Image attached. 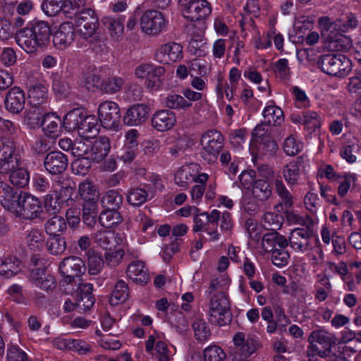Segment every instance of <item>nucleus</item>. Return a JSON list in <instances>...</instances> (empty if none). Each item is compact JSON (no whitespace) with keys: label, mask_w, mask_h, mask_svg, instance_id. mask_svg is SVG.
Returning <instances> with one entry per match:
<instances>
[{"label":"nucleus","mask_w":361,"mask_h":361,"mask_svg":"<svg viewBox=\"0 0 361 361\" xmlns=\"http://www.w3.org/2000/svg\"><path fill=\"white\" fill-rule=\"evenodd\" d=\"M140 25L145 34L158 36L166 30L168 20L162 13L156 10H149L141 16Z\"/></svg>","instance_id":"obj_6"},{"label":"nucleus","mask_w":361,"mask_h":361,"mask_svg":"<svg viewBox=\"0 0 361 361\" xmlns=\"http://www.w3.org/2000/svg\"><path fill=\"white\" fill-rule=\"evenodd\" d=\"M264 123L269 126H279L284 121L283 111L275 104L274 101L267 103L262 111Z\"/></svg>","instance_id":"obj_31"},{"label":"nucleus","mask_w":361,"mask_h":361,"mask_svg":"<svg viewBox=\"0 0 361 361\" xmlns=\"http://www.w3.org/2000/svg\"><path fill=\"white\" fill-rule=\"evenodd\" d=\"M226 356L224 351L216 345H210L203 350L204 361H224Z\"/></svg>","instance_id":"obj_60"},{"label":"nucleus","mask_w":361,"mask_h":361,"mask_svg":"<svg viewBox=\"0 0 361 361\" xmlns=\"http://www.w3.org/2000/svg\"><path fill=\"white\" fill-rule=\"evenodd\" d=\"M51 27L44 20H34L14 34L17 45L27 54L37 53L46 47L50 40Z\"/></svg>","instance_id":"obj_2"},{"label":"nucleus","mask_w":361,"mask_h":361,"mask_svg":"<svg viewBox=\"0 0 361 361\" xmlns=\"http://www.w3.org/2000/svg\"><path fill=\"white\" fill-rule=\"evenodd\" d=\"M85 115L79 109L69 111L64 117L63 126L68 132L77 131Z\"/></svg>","instance_id":"obj_41"},{"label":"nucleus","mask_w":361,"mask_h":361,"mask_svg":"<svg viewBox=\"0 0 361 361\" xmlns=\"http://www.w3.org/2000/svg\"><path fill=\"white\" fill-rule=\"evenodd\" d=\"M66 228L64 219L61 216H54L49 219L45 224V230L48 235L54 236L60 235L59 233Z\"/></svg>","instance_id":"obj_53"},{"label":"nucleus","mask_w":361,"mask_h":361,"mask_svg":"<svg viewBox=\"0 0 361 361\" xmlns=\"http://www.w3.org/2000/svg\"><path fill=\"white\" fill-rule=\"evenodd\" d=\"M208 179L207 173H200V166L197 164L184 165L174 175L175 183L181 188H187L192 182L207 183Z\"/></svg>","instance_id":"obj_12"},{"label":"nucleus","mask_w":361,"mask_h":361,"mask_svg":"<svg viewBox=\"0 0 361 361\" xmlns=\"http://www.w3.org/2000/svg\"><path fill=\"white\" fill-rule=\"evenodd\" d=\"M25 104V95L21 88L13 87L9 90L4 101L7 111L13 114H19L24 109Z\"/></svg>","instance_id":"obj_22"},{"label":"nucleus","mask_w":361,"mask_h":361,"mask_svg":"<svg viewBox=\"0 0 361 361\" xmlns=\"http://www.w3.org/2000/svg\"><path fill=\"white\" fill-rule=\"evenodd\" d=\"M271 195L269 184L263 180H257L252 188V196L258 201L267 200Z\"/></svg>","instance_id":"obj_49"},{"label":"nucleus","mask_w":361,"mask_h":361,"mask_svg":"<svg viewBox=\"0 0 361 361\" xmlns=\"http://www.w3.org/2000/svg\"><path fill=\"white\" fill-rule=\"evenodd\" d=\"M124 85L123 78L112 75L102 80L101 91L107 94H114L119 92Z\"/></svg>","instance_id":"obj_46"},{"label":"nucleus","mask_w":361,"mask_h":361,"mask_svg":"<svg viewBox=\"0 0 361 361\" xmlns=\"http://www.w3.org/2000/svg\"><path fill=\"white\" fill-rule=\"evenodd\" d=\"M75 37L74 25L71 22L61 24L53 36L54 46L59 50H65L71 45Z\"/></svg>","instance_id":"obj_20"},{"label":"nucleus","mask_w":361,"mask_h":361,"mask_svg":"<svg viewBox=\"0 0 361 361\" xmlns=\"http://www.w3.org/2000/svg\"><path fill=\"white\" fill-rule=\"evenodd\" d=\"M88 272L91 275L98 274L102 269L104 259L102 255L94 250H89L87 252Z\"/></svg>","instance_id":"obj_50"},{"label":"nucleus","mask_w":361,"mask_h":361,"mask_svg":"<svg viewBox=\"0 0 361 361\" xmlns=\"http://www.w3.org/2000/svg\"><path fill=\"white\" fill-rule=\"evenodd\" d=\"M99 129L98 118L94 115H85L78 128V133L85 140H89L97 135Z\"/></svg>","instance_id":"obj_32"},{"label":"nucleus","mask_w":361,"mask_h":361,"mask_svg":"<svg viewBox=\"0 0 361 361\" xmlns=\"http://www.w3.org/2000/svg\"><path fill=\"white\" fill-rule=\"evenodd\" d=\"M110 149L109 139L106 136L100 137L93 142H90L88 157L93 161L99 162L107 156Z\"/></svg>","instance_id":"obj_27"},{"label":"nucleus","mask_w":361,"mask_h":361,"mask_svg":"<svg viewBox=\"0 0 361 361\" xmlns=\"http://www.w3.org/2000/svg\"><path fill=\"white\" fill-rule=\"evenodd\" d=\"M44 165L51 174H59L63 172L68 166L66 156L61 152H51L44 158Z\"/></svg>","instance_id":"obj_23"},{"label":"nucleus","mask_w":361,"mask_h":361,"mask_svg":"<svg viewBox=\"0 0 361 361\" xmlns=\"http://www.w3.org/2000/svg\"><path fill=\"white\" fill-rule=\"evenodd\" d=\"M183 57V47L174 42L161 44L154 54V59L164 65L179 61Z\"/></svg>","instance_id":"obj_16"},{"label":"nucleus","mask_w":361,"mask_h":361,"mask_svg":"<svg viewBox=\"0 0 361 361\" xmlns=\"http://www.w3.org/2000/svg\"><path fill=\"white\" fill-rule=\"evenodd\" d=\"M126 274L129 279L138 284H145L149 280V275L142 261H134L127 267Z\"/></svg>","instance_id":"obj_30"},{"label":"nucleus","mask_w":361,"mask_h":361,"mask_svg":"<svg viewBox=\"0 0 361 361\" xmlns=\"http://www.w3.org/2000/svg\"><path fill=\"white\" fill-rule=\"evenodd\" d=\"M209 319L212 324L223 326L228 324L231 320L229 302L227 296L220 295V298H211L209 305Z\"/></svg>","instance_id":"obj_9"},{"label":"nucleus","mask_w":361,"mask_h":361,"mask_svg":"<svg viewBox=\"0 0 361 361\" xmlns=\"http://www.w3.org/2000/svg\"><path fill=\"white\" fill-rule=\"evenodd\" d=\"M75 25L80 35L87 39L95 34L99 27V20L94 10L86 8L76 17Z\"/></svg>","instance_id":"obj_15"},{"label":"nucleus","mask_w":361,"mask_h":361,"mask_svg":"<svg viewBox=\"0 0 361 361\" xmlns=\"http://www.w3.org/2000/svg\"><path fill=\"white\" fill-rule=\"evenodd\" d=\"M152 73H149L145 80V87L150 90H157L161 86L162 82L160 78L164 75V67L154 65Z\"/></svg>","instance_id":"obj_44"},{"label":"nucleus","mask_w":361,"mask_h":361,"mask_svg":"<svg viewBox=\"0 0 361 361\" xmlns=\"http://www.w3.org/2000/svg\"><path fill=\"white\" fill-rule=\"evenodd\" d=\"M319 24L322 28V35L329 43L336 39L338 35L345 33L341 32V20L331 21L329 17L322 16L319 18Z\"/></svg>","instance_id":"obj_29"},{"label":"nucleus","mask_w":361,"mask_h":361,"mask_svg":"<svg viewBox=\"0 0 361 361\" xmlns=\"http://www.w3.org/2000/svg\"><path fill=\"white\" fill-rule=\"evenodd\" d=\"M303 203L305 208L312 214H316L322 207V202L313 188L310 189L305 194Z\"/></svg>","instance_id":"obj_56"},{"label":"nucleus","mask_w":361,"mask_h":361,"mask_svg":"<svg viewBox=\"0 0 361 361\" xmlns=\"http://www.w3.org/2000/svg\"><path fill=\"white\" fill-rule=\"evenodd\" d=\"M285 217L289 224L305 226V229H313L316 224L315 221L310 216L307 214L301 215L293 210L288 209L286 211Z\"/></svg>","instance_id":"obj_38"},{"label":"nucleus","mask_w":361,"mask_h":361,"mask_svg":"<svg viewBox=\"0 0 361 361\" xmlns=\"http://www.w3.org/2000/svg\"><path fill=\"white\" fill-rule=\"evenodd\" d=\"M302 119L304 120V126L308 130L314 131L321 126L320 115L313 111H307L302 114Z\"/></svg>","instance_id":"obj_62"},{"label":"nucleus","mask_w":361,"mask_h":361,"mask_svg":"<svg viewBox=\"0 0 361 361\" xmlns=\"http://www.w3.org/2000/svg\"><path fill=\"white\" fill-rule=\"evenodd\" d=\"M310 345L307 348V355L314 357L319 355L326 357L331 353V348L334 343V336L324 330L314 331L308 338Z\"/></svg>","instance_id":"obj_5"},{"label":"nucleus","mask_w":361,"mask_h":361,"mask_svg":"<svg viewBox=\"0 0 361 361\" xmlns=\"http://www.w3.org/2000/svg\"><path fill=\"white\" fill-rule=\"evenodd\" d=\"M235 347L233 361H249L247 357L257 349V342L251 338H245L243 333H237L233 336Z\"/></svg>","instance_id":"obj_18"},{"label":"nucleus","mask_w":361,"mask_h":361,"mask_svg":"<svg viewBox=\"0 0 361 361\" xmlns=\"http://www.w3.org/2000/svg\"><path fill=\"white\" fill-rule=\"evenodd\" d=\"M78 190L81 198L84 200V203L97 202L99 192L90 180H86L80 183Z\"/></svg>","instance_id":"obj_43"},{"label":"nucleus","mask_w":361,"mask_h":361,"mask_svg":"<svg viewBox=\"0 0 361 361\" xmlns=\"http://www.w3.org/2000/svg\"><path fill=\"white\" fill-rule=\"evenodd\" d=\"M200 145L202 157L208 162H213L223 148L224 137L217 130H209L202 135Z\"/></svg>","instance_id":"obj_7"},{"label":"nucleus","mask_w":361,"mask_h":361,"mask_svg":"<svg viewBox=\"0 0 361 361\" xmlns=\"http://www.w3.org/2000/svg\"><path fill=\"white\" fill-rule=\"evenodd\" d=\"M48 98V90L42 84H35L30 87L28 99L33 106H37L46 102Z\"/></svg>","instance_id":"obj_39"},{"label":"nucleus","mask_w":361,"mask_h":361,"mask_svg":"<svg viewBox=\"0 0 361 361\" xmlns=\"http://www.w3.org/2000/svg\"><path fill=\"white\" fill-rule=\"evenodd\" d=\"M102 204L107 209H117L123 202L122 195L115 190H111L103 195L101 200Z\"/></svg>","instance_id":"obj_54"},{"label":"nucleus","mask_w":361,"mask_h":361,"mask_svg":"<svg viewBox=\"0 0 361 361\" xmlns=\"http://www.w3.org/2000/svg\"><path fill=\"white\" fill-rule=\"evenodd\" d=\"M176 117L173 112L169 110H160L152 116V124L159 131H166L171 129L176 124Z\"/></svg>","instance_id":"obj_28"},{"label":"nucleus","mask_w":361,"mask_h":361,"mask_svg":"<svg viewBox=\"0 0 361 361\" xmlns=\"http://www.w3.org/2000/svg\"><path fill=\"white\" fill-rule=\"evenodd\" d=\"M145 350L154 356L157 361H171L174 353L161 340V336L157 332L150 335L146 341Z\"/></svg>","instance_id":"obj_17"},{"label":"nucleus","mask_w":361,"mask_h":361,"mask_svg":"<svg viewBox=\"0 0 361 361\" xmlns=\"http://www.w3.org/2000/svg\"><path fill=\"white\" fill-rule=\"evenodd\" d=\"M61 120L54 113H49L44 116L41 126L44 133L49 137H57L61 128Z\"/></svg>","instance_id":"obj_33"},{"label":"nucleus","mask_w":361,"mask_h":361,"mask_svg":"<svg viewBox=\"0 0 361 361\" xmlns=\"http://www.w3.org/2000/svg\"><path fill=\"white\" fill-rule=\"evenodd\" d=\"M123 221L121 214L117 209H108L103 211L99 217V222L103 227L112 228Z\"/></svg>","instance_id":"obj_45"},{"label":"nucleus","mask_w":361,"mask_h":361,"mask_svg":"<svg viewBox=\"0 0 361 361\" xmlns=\"http://www.w3.org/2000/svg\"><path fill=\"white\" fill-rule=\"evenodd\" d=\"M320 66L324 73L340 78L347 75L352 70L351 61L341 54L322 56Z\"/></svg>","instance_id":"obj_4"},{"label":"nucleus","mask_w":361,"mask_h":361,"mask_svg":"<svg viewBox=\"0 0 361 361\" xmlns=\"http://www.w3.org/2000/svg\"><path fill=\"white\" fill-rule=\"evenodd\" d=\"M262 247L265 252L271 253L272 263L279 267L288 264L289 253L286 250L287 239L277 233H269L263 236Z\"/></svg>","instance_id":"obj_3"},{"label":"nucleus","mask_w":361,"mask_h":361,"mask_svg":"<svg viewBox=\"0 0 361 361\" xmlns=\"http://www.w3.org/2000/svg\"><path fill=\"white\" fill-rule=\"evenodd\" d=\"M124 254L123 249L109 250L104 253V262L108 267H116L121 263Z\"/></svg>","instance_id":"obj_64"},{"label":"nucleus","mask_w":361,"mask_h":361,"mask_svg":"<svg viewBox=\"0 0 361 361\" xmlns=\"http://www.w3.org/2000/svg\"><path fill=\"white\" fill-rule=\"evenodd\" d=\"M0 174H9L11 183L19 188L25 187L30 180L29 173L16 153L14 141L8 137L0 139Z\"/></svg>","instance_id":"obj_1"},{"label":"nucleus","mask_w":361,"mask_h":361,"mask_svg":"<svg viewBox=\"0 0 361 361\" xmlns=\"http://www.w3.org/2000/svg\"><path fill=\"white\" fill-rule=\"evenodd\" d=\"M93 286L91 283H78V290L80 291L78 306L83 310L90 309L94 304V298L92 294Z\"/></svg>","instance_id":"obj_36"},{"label":"nucleus","mask_w":361,"mask_h":361,"mask_svg":"<svg viewBox=\"0 0 361 361\" xmlns=\"http://www.w3.org/2000/svg\"><path fill=\"white\" fill-rule=\"evenodd\" d=\"M312 233L313 229L294 228L288 237L290 246L297 252H306L309 249Z\"/></svg>","instance_id":"obj_21"},{"label":"nucleus","mask_w":361,"mask_h":361,"mask_svg":"<svg viewBox=\"0 0 361 361\" xmlns=\"http://www.w3.org/2000/svg\"><path fill=\"white\" fill-rule=\"evenodd\" d=\"M98 117L105 128L117 130L121 126L120 108L114 102H102L98 107Z\"/></svg>","instance_id":"obj_10"},{"label":"nucleus","mask_w":361,"mask_h":361,"mask_svg":"<svg viewBox=\"0 0 361 361\" xmlns=\"http://www.w3.org/2000/svg\"><path fill=\"white\" fill-rule=\"evenodd\" d=\"M148 114L149 108L146 104H135L126 111L123 122L129 126H139L146 121Z\"/></svg>","instance_id":"obj_24"},{"label":"nucleus","mask_w":361,"mask_h":361,"mask_svg":"<svg viewBox=\"0 0 361 361\" xmlns=\"http://www.w3.org/2000/svg\"><path fill=\"white\" fill-rule=\"evenodd\" d=\"M336 181L338 183L337 188L338 195L341 197H345L348 193L350 187L356 184L357 176L350 172H342L340 173L339 176H337Z\"/></svg>","instance_id":"obj_35"},{"label":"nucleus","mask_w":361,"mask_h":361,"mask_svg":"<svg viewBox=\"0 0 361 361\" xmlns=\"http://www.w3.org/2000/svg\"><path fill=\"white\" fill-rule=\"evenodd\" d=\"M125 18L122 16H105L102 19L104 26L109 30L110 35L113 37H120L124 30L123 23Z\"/></svg>","instance_id":"obj_37"},{"label":"nucleus","mask_w":361,"mask_h":361,"mask_svg":"<svg viewBox=\"0 0 361 361\" xmlns=\"http://www.w3.org/2000/svg\"><path fill=\"white\" fill-rule=\"evenodd\" d=\"M164 105L171 109L187 110L192 104L188 102L183 96L178 94H170L164 98Z\"/></svg>","instance_id":"obj_48"},{"label":"nucleus","mask_w":361,"mask_h":361,"mask_svg":"<svg viewBox=\"0 0 361 361\" xmlns=\"http://www.w3.org/2000/svg\"><path fill=\"white\" fill-rule=\"evenodd\" d=\"M30 280L36 287L43 290H51L55 288V280L44 268H37L32 270Z\"/></svg>","instance_id":"obj_26"},{"label":"nucleus","mask_w":361,"mask_h":361,"mask_svg":"<svg viewBox=\"0 0 361 361\" xmlns=\"http://www.w3.org/2000/svg\"><path fill=\"white\" fill-rule=\"evenodd\" d=\"M54 190L47 194L44 199V204L47 208H50L54 212L59 210L60 205L69 200H72L74 188L70 182L63 183L61 186L59 183L53 185Z\"/></svg>","instance_id":"obj_13"},{"label":"nucleus","mask_w":361,"mask_h":361,"mask_svg":"<svg viewBox=\"0 0 361 361\" xmlns=\"http://www.w3.org/2000/svg\"><path fill=\"white\" fill-rule=\"evenodd\" d=\"M22 270V262L15 255L6 254L0 257V276L10 279L18 275Z\"/></svg>","instance_id":"obj_25"},{"label":"nucleus","mask_w":361,"mask_h":361,"mask_svg":"<svg viewBox=\"0 0 361 361\" xmlns=\"http://www.w3.org/2000/svg\"><path fill=\"white\" fill-rule=\"evenodd\" d=\"M283 178L289 186L299 184L301 176V164L298 161H292L286 164L281 171Z\"/></svg>","instance_id":"obj_34"},{"label":"nucleus","mask_w":361,"mask_h":361,"mask_svg":"<svg viewBox=\"0 0 361 361\" xmlns=\"http://www.w3.org/2000/svg\"><path fill=\"white\" fill-rule=\"evenodd\" d=\"M353 46L352 39L344 35H338L336 39H334L329 43V48L339 51H347Z\"/></svg>","instance_id":"obj_63"},{"label":"nucleus","mask_w":361,"mask_h":361,"mask_svg":"<svg viewBox=\"0 0 361 361\" xmlns=\"http://www.w3.org/2000/svg\"><path fill=\"white\" fill-rule=\"evenodd\" d=\"M47 248L48 252L51 255H61L66 249V240L61 235L52 236L47 243Z\"/></svg>","instance_id":"obj_59"},{"label":"nucleus","mask_w":361,"mask_h":361,"mask_svg":"<svg viewBox=\"0 0 361 361\" xmlns=\"http://www.w3.org/2000/svg\"><path fill=\"white\" fill-rule=\"evenodd\" d=\"M98 213L97 202H87L83 205L82 219L84 223L92 227L95 225Z\"/></svg>","instance_id":"obj_58"},{"label":"nucleus","mask_w":361,"mask_h":361,"mask_svg":"<svg viewBox=\"0 0 361 361\" xmlns=\"http://www.w3.org/2000/svg\"><path fill=\"white\" fill-rule=\"evenodd\" d=\"M275 189L277 195L281 200V202L277 207H284L287 209L292 207L294 203L293 197L282 180H276L275 181Z\"/></svg>","instance_id":"obj_51"},{"label":"nucleus","mask_w":361,"mask_h":361,"mask_svg":"<svg viewBox=\"0 0 361 361\" xmlns=\"http://www.w3.org/2000/svg\"><path fill=\"white\" fill-rule=\"evenodd\" d=\"M225 282L222 279H212L208 289L205 291L206 296L209 299L211 298H219L221 295L222 296H227L225 293Z\"/></svg>","instance_id":"obj_57"},{"label":"nucleus","mask_w":361,"mask_h":361,"mask_svg":"<svg viewBox=\"0 0 361 361\" xmlns=\"http://www.w3.org/2000/svg\"><path fill=\"white\" fill-rule=\"evenodd\" d=\"M44 235L38 229L30 230L26 237L27 246L33 251L41 250L44 245Z\"/></svg>","instance_id":"obj_52"},{"label":"nucleus","mask_w":361,"mask_h":361,"mask_svg":"<svg viewBox=\"0 0 361 361\" xmlns=\"http://www.w3.org/2000/svg\"><path fill=\"white\" fill-rule=\"evenodd\" d=\"M83 84L88 90L101 91L102 80L99 72L95 69L86 72L83 75Z\"/></svg>","instance_id":"obj_55"},{"label":"nucleus","mask_w":361,"mask_h":361,"mask_svg":"<svg viewBox=\"0 0 361 361\" xmlns=\"http://www.w3.org/2000/svg\"><path fill=\"white\" fill-rule=\"evenodd\" d=\"M59 269L64 282L71 283L77 279L80 281L86 268L85 262L80 257H68L60 262Z\"/></svg>","instance_id":"obj_11"},{"label":"nucleus","mask_w":361,"mask_h":361,"mask_svg":"<svg viewBox=\"0 0 361 361\" xmlns=\"http://www.w3.org/2000/svg\"><path fill=\"white\" fill-rule=\"evenodd\" d=\"M16 200L12 188L6 183L0 182V202L2 206L11 212L16 204Z\"/></svg>","instance_id":"obj_47"},{"label":"nucleus","mask_w":361,"mask_h":361,"mask_svg":"<svg viewBox=\"0 0 361 361\" xmlns=\"http://www.w3.org/2000/svg\"><path fill=\"white\" fill-rule=\"evenodd\" d=\"M253 138L250 150L257 157H271L275 155L278 146L268 133H260V127L256 128L252 133Z\"/></svg>","instance_id":"obj_8"},{"label":"nucleus","mask_w":361,"mask_h":361,"mask_svg":"<svg viewBox=\"0 0 361 361\" xmlns=\"http://www.w3.org/2000/svg\"><path fill=\"white\" fill-rule=\"evenodd\" d=\"M147 197L148 193L145 190L135 188L128 191L127 200L131 205L140 206L146 202Z\"/></svg>","instance_id":"obj_61"},{"label":"nucleus","mask_w":361,"mask_h":361,"mask_svg":"<svg viewBox=\"0 0 361 361\" xmlns=\"http://www.w3.org/2000/svg\"><path fill=\"white\" fill-rule=\"evenodd\" d=\"M14 209L11 212L22 216L25 219H34L37 217L42 212V204L40 201L35 197L27 195L25 196H18L16 200V204H14Z\"/></svg>","instance_id":"obj_14"},{"label":"nucleus","mask_w":361,"mask_h":361,"mask_svg":"<svg viewBox=\"0 0 361 361\" xmlns=\"http://www.w3.org/2000/svg\"><path fill=\"white\" fill-rule=\"evenodd\" d=\"M128 296L129 289L127 283L123 280H119L114 286L109 302L112 305H117L124 302Z\"/></svg>","instance_id":"obj_42"},{"label":"nucleus","mask_w":361,"mask_h":361,"mask_svg":"<svg viewBox=\"0 0 361 361\" xmlns=\"http://www.w3.org/2000/svg\"><path fill=\"white\" fill-rule=\"evenodd\" d=\"M94 243L99 247L111 250L114 247L115 233L110 231H99L92 235Z\"/></svg>","instance_id":"obj_40"},{"label":"nucleus","mask_w":361,"mask_h":361,"mask_svg":"<svg viewBox=\"0 0 361 361\" xmlns=\"http://www.w3.org/2000/svg\"><path fill=\"white\" fill-rule=\"evenodd\" d=\"M211 12V6L206 0H194L182 8L183 17L191 21L204 20Z\"/></svg>","instance_id":"obj_19"}]
</instances>
